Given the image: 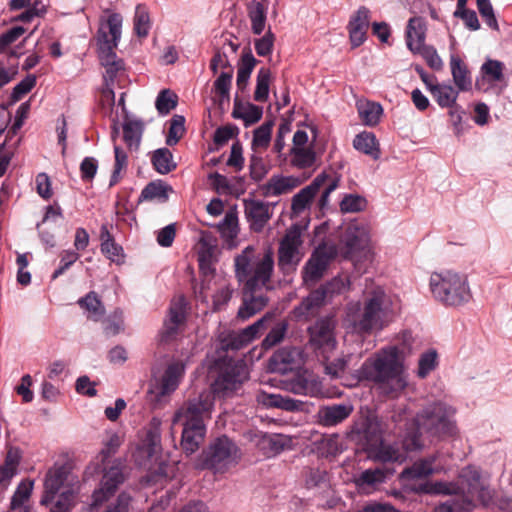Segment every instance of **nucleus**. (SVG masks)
Returning a JSON list of instances; mask_svg holds the SVG:
<instances>
[{
    "mask_svg": "<svg viewBox=\"0 0 512 512\" xmlns=\"http://www.w3.org/2000/svg\"><path fill=\"white\" fill-rule=\"evenodd\" d=\"M237 386H209L189 399L175 412L174 424L182 429L181 447L187 454L196 452L206 435L205 420L211 418L216 396H228Z\"/></svg>",
    "mask_w": 512,
    "mask_h": 512,
    "instance_id": "f257e3e1",
    "label": "nucleus"
},
{
    "mask_svg": "<svg viewBox=\"0 0 512 512\" xmlns=\"http://www.w3.org/2000/svg\"><path fill=\"white\" fill-rule=\"evenodd\" d=\"M454 411L443 403H434L416 416L402 440L401 446L386 445V462L402 463L407 453L422 447L420 436L425 432L431 436L452 435L454 423L451 420Z\"/></svg>",
    "mask_w": 512,
    "mask_h": 512,
    "instance_id": "f03ea898",
    "label": "nucleus"
},
{
    "mask_svg": "<svg viewBox=\"0 0 512 512\" xmlns=\"http://www.w3.org/2000/svg\"><path fill=\"white\" fill-rule=\"evenodd\" d=\"M273 271L274 256L270 249L256 253L252 246H248L235 257L236 277L244 284V290L256 292L262 288L269 289Z\"/></svg>",
    "mask_w": 512,
    "mask_h": 512,
    "instance_id": "7ed1b4c3",
    "label": "nucleus"
},
{
    "mask_svg": "<svg viewBox=\"0 0 512 512\" xmlns=\"http://www.w3.org/2000/svg\"><path fill=\"white\" fill-rule=\"evenodd\" d=\"M429 286L434 299L447 307L462 306L472 298L467 275L454 270L433 272Z\"/></svg>",
    "mask_w": 512,
    "mask_h": 512,
    "instance_id": "20e7f679",
    "label": "nucleus"
},
{
    "mask_svg": "<svg viewBox=\"0 0 512 512\" xmlns=\"http://www.w3.org/2000/svg\"><path fill=\"white\" fill-rule=\"evenodd\" d=\"M345 437L373 460H384V432L382 423L372 415L360 416L346 430Z\"/></svg>",
    "mask_w": 512,
    "mask_h": 512,
    "instance_id": "39448f33",
    "label": "nucleus"
},
{
    "mask_svg": "<svg viewBox=\"0 0 512 512\" xmlns=\"http://www.w3.org/2000/svg\"><path fill=\"white\" fill-rule=\"evenodd\" d=\"M238 453L239 448L235 442L226 435H222L202 450L197 467L223 473L237 462Z\"/></svg>",
    "mask_w": 512,
    "mask_h": 512,
    "instance_id": "423d86ee",
    "label": "nucleus"
},
{
    "mask_svg": "<svg viewBox=\"0 0 512 512\" xmlns=\"http://www.w3.org/2000/svg\"><path fill=\"white\" fill-rule=\"evenodd\" d=\"M382 304L383 299L380 295L370 298L365 303L363 311L359 302L350 303L346 309L344 326L358 334L369 333L378 323Z\"/></svg>",
    "mask_w": 512,
    "mask_h": 512,
    "instance_id": "0eeeda50",
    "label": "nucleus"
},
{
    "mask_svg": "<svg viewBox=\"0 0 512 512\" xmlns=\"http://www.w3.org/2000/svg\"><path fill=\"white\" fill-rule=\"evenodd\" d=\"M337 321L334 316H326L318 319L313 325L308 327V345L313 352L328 361L332 353L337 348V339L335 329Z\"/></svg>",
    "mask_w": 512,
    "mask_h": 512,
    "instance_id": "6e6552de",
    "label": "nucleus"
},
{
    "mask_svg": "<svg viewBox=\"0 0 512 512\" xmlns=\"http://www.w3.org/2000/svg\"><path fill=\"white\" fill-rule=\"evenodd\" d=\"M413 338L411 332L402 330L391 339L386 348V380L396 378L403 380L405 372V359L412 349Z\"/></svg>",
    "mask_w": 512,
    "mask_h": 512,
    "instance_id": "1a4fd4ad",
    "label": "nucleus"
},
{
    "mask_svg": "<svg viewBox=\"0 0 512 512\" xmlns=\"http://www.w3.org/2000/svg\"><path fill=\"white\" fill-rule=\"evenodd\" d=\"M324 185H326V187L321 197V202L324 205L330 193L337 188L338 180L330 178L325 173H322L318 175L310 185L306 186L300 190V192L294 195L291 205L293 212L296 214L303 212L309 206L320 188Z\"/></svg>",
    "mask_w": 512,
    "mask_h": 512,
    "instance_id": "9d476101",
    "label": "nucleus"
},
{
    "mask_svg": "<svg viewBox=\"0 0 512 512\" xmlns=\"http://www.w3.org/2000/svg\"><path fill=\"white\" fill-rule=\"evenodd\" d=\"M301 243V236L297 230H289L280 242L278 266L283 273L289 274L295 271L302 258L299 251Z\"/></svg>",
    "mask_w": 512,
    "mask_h": 512,
    "instance_id": "9b49d317",
    "label": "nucleus"
},
{
    "mask_svg": "<svg viewBox=\"0 0 512 512\" xmlns=\"http://www.w3.org/2000/svg\"><path fill=\"white\" fill-rule=\"evenodd\" d=\"M123 18L119 13H111L106 19H101L97 31V46L99 53L114 52L121 38Z\"/></svg>",
    "mask_w": 512,
    "mask_h": 512,
    "instance_id": "f8f14e48",
    "label": "nucleus"
},
{
    "mask_svg": "<svg viewBox=\"0 0 512 512\" xmlns=\"http://www.w3.org/2000/svg\"><path fill=\"white\" fill-rule=\"evenodd\" d=\"M504 65L497 60H487L481 67V76L476 80V88L484 93L499 95L507 83Z\"/></svg>",
    "mask_w": 512,
    "mask_h": 512,
    "instance_id": "ddd939ff",
    "label": "nucleus"
},
{
    "mask_svg": "<svg viewBox=\"0 0 512 512\" xmlns=\"http://www.w3.org/2000/svg\"><path fill=\"white\" fill-rule=\"evenodd\" d=\"M303 359L304 354L300 348L286 346L277 350L270 357L267 370L271 373L285 374L299 368Z\"/></svg>",
    "mask_w": 512,
    "mask_h": 512,
    "instance_id": "4468645a",
    "label": "nucleus"
},
{
    "mask_svg": "<svg viewBox=\"0 0 512 512\" xmlns=\"http://www.w3.org/2000/svg\"><path fill=\"white\" fill-rule=\"evenodd\" d=\"M124 481V475L122 469L119 464L112 465L108 469H105L101 480V486L99 489L95 490L92 495V504L93 508L101 506L103 503L108 502L110 497H112L118 486Z\"/></svg>",
    "mask_w": 512,
    "mask_h": 512,
    "instance_id": "2eb2a0df",
    "label": "nucleus"
},
{
    "mask_svg": "<svg viewBox=\"0 0 512 512\" xmlns=\"http://www.w3.org/2000/svg\"><path fill=\"white\" fill-rule=\"evenodd\" d=\"M217 246L211 242L210 239L202 238L200 240V248L198 251L199 268L204 278L200 285V293L204 298L208 296L206 289L210 288L212 282L211 276H215L212 269V264L215 259Z\"/></svg>",
    "mask_w": 512,
    "mask_h": 512,
    "instance_id": "dca6fc26",
    "label": "nucleus"
},
{
    "mask_svg": "<svg viewBox=\"0 0 512 512\" xmlns=\"http://www.w3.org/2000/svg\"><path fill=\"white\" fill-rule=\"evenodd\" d=\"M352 412L350 404L322 405L314 416L315 423L325 428L335 427L348 419Z\"/></svg>",
    "mask_w": 512,
    "mask_h": 512,
    "instance_id": "f3484780",
    "label": "nucleus"
},
{
    "mask_svg": "<svg viewBox=\"0 0 512 512\" xmlns=\"http://www.w3.org/2000/svg\"><path fill=\"white\" fill-rule=\"evenodd\" d=\"M68 474L69 469L65 465H54L47 471L44 480V493L40 500L41 505L47 506L56 498L67 480Z\"/></svg>",
    "mask_w": 512,
    "mask_h": 512,
    "instance_id": "a211bd4d",
    "label": "nucleus"
},
{
    "mask_svg": "<svg viewBox=\"0 0 512 512\" xmlns=\"http://www.w3.org/2000/svg\"><path fill=\"white\" fill-rule=\"evenodd\" d=\"M334 251L332 248L327 247L325 245L319 246L311 258L305 265L304 268V281L305 282H314L322 277L324 271L326 270L329 261L333 257Z\"/></svg>",
    "mask_w": 512,
    "mask_h": 512,
    "instance_id": "6ab92c4d",
    "label": "nucleus"
},
{
    "mask_svg": "<svg viewBox=\"0 0 512 512\" xmlns=\"http://www.w3.org/2000/svg\"><path fill=\"white\" fill-rule=\"evenodd\" d=\"M187 302L184 296L180 295L172 299L168 318L164 322L163 338H173L186 318Z\"/></svg>",
    "mask_w": 512,
    "mask_h": 512,
    "instance_id": "aec40b11",
    "label": "nucleus"
},
{
    "mask_svg": "<svg viewBox=\"0 0 512 512\" xmlns=\"http://www.w3.org/2000/svg\"><path fill=\"white\" fill-rule=\"evenodd\" d=\"M244 212L252 230L259 232L271 217L268 203L255 199H244Z\"/></svg>",
    "mask_w": 512,
    "mask_h": 512,
    "instance_id": "412c9836",
    "label": "nucleus"
},
{
    "mask_svg": "<svg viewBox=\"0 0 512 512\" xmlns=\"http://www.w3.org/2000/svg\"><path fill=\"white\" fill-rule=\"evenodd\" d=\"M210 278H212L210 288L206 289L208 296L206 298L203 297L200 293V287L195 288V294L197 297L201 298L202 301H206L209 297H212L214 308L219 310L230 300L232 290L224 278L216 276H211Z\"/></svg>",
    "mask_w": 512,
    "mask_h": 512,
    "instance_id": "4be33fe9",
    "label": "nucleus"
},
{
    "mask_svg": "<svg viewBox=\"0 0 512 512\" xmlns=\"http://www.w3.org/2000/svg\"><path fill=\"white\" fill-rule=\"evenodd\" d=\"M384 482V469H366L359 476L354 477L353 483L358 493L370 495L378 490L379 485Z\"/></svg>",
    "mask_w": 512,
    "mask_h": 512,
    "instance_id": "5701e85b",
    "label": "nucleus"
},
{
    "mask_svg": "<svg viewBox=\"0 0 512 512\" xmlns=\"http://www.w3.org/2000/svg\"><path fill=\"white\" fill-rule=\"evenodd\" d=\"M300 185L298 178L293 176H273L262 186L265 197L287 194Z\"/></svg>",
    "mask_w": 512,
    "mask_h": 512,
    "instance_id": "b1692460",
    "label": "nucleus"
},
{
    "mask_svg": "<svg viewBox=\"0 0 512 512\" xmlns=\"http://www.w3.org/2000/svg\"><path fill=\"white\" fill-rule=\"evenodd\" d=\"M217 229L224 240L228 249L237 246V236L239 233L238 216L235 209H230L225 213L224 219L217 225Z\"/></svg>",
    "mask_w": 512,
    "mask_h": 512,
    "instance_id": "393cba45",
    "label": "nucleus"
},
{
    "mask_svg": "<svg viewBox=\"0 0 512 512\" xmlns=\"http://www.w3.org/2000/svg\"><path fill=\"white\" fill-rule=\"evenodd\" d=\"M345 288V283L340 278L333 279L326 286L319 288L309 294L302 302V306L307 310L319 307L325 302L328 294L340 293Z\"/></svg>",
    "mask_w": 512,
    "mask_h": 512,
    "instance_id": "a878e982",
    "label": "nucleus"
},
{
    "mask_svg": "<svg viewBox=\"0 0 512 512\" xmlns=\"http://www.w3.org/2000/svg\"><path fill=\"white\" fill-rule=\"evenodd\" d=\"M426 32L427 24L422 17L415 16L409 19L406 28V42L410 51L425 44Z\"/></svg>",
    "mask_w": 512,
    "mask_h": 512,
    "instance_id": "bb28decb",
    "label": "nucleus"
},
{
    "mask_svg": "<svg viewBox=\"0 0 512 512\" xmlns=\"http://www.w3.org/2000/svg\"><path fill=\"white\" fill-rule=\"evenodd\" d=\"M267 303L268 298L263 294L244 290L243 303L238 310L237 317L245 321L261 311Z\"/></svg>",
    "mask_w": 512,
    "mask_h": 512,
    "instance_id": "cd10ccee",
    "label": "nucleus"
},
{
    "mask_svg": "<svg viewBox=\"0 0 512 512\" xmlns=\"http://www.w3.org/2000/svg\"><path fill=\"white\" fill-rule=\"evenodd\" d=\"M347 449L338 433L324 434L317 442V450L326 459H335Z\"/></svg>",
    "mask_w": 512,
    "mask_h": 512,
    "instance_id": "c85d7f7f",
    "label": "nucleus"
},
{
    "mask_svg": "<svg viewBox=\"0 0 512 512\" xmlns=\"http://www.w3.org/2000/svg\"><path fill=\"white\" fill-rule=\"evenodd\" d=\"M450 68L456 88L460 91H469L472 88V78L463 60L457 55H451Z\"/></svg>",
    "mask_w": 512,
    "mask_h": 512,
    "instance_id": "c756f323",
    "label": "nucleus"
},
{
    "mask_svg": "<svg viewBox=\"0 0 512 512\" xmlns=\"http://www.w3.org/2000/svg\"><path fill=\"white\" fill-rule=\"evenodd\" d=\"M263 115L261 107L251 103H243L238 98H235L234 107L232 110V117L241 119L245 127L257 123Z\"/></svg>",
    "mask_w": 512,
    "mask_h": 512,
    "instance_id": "7c9ffc66",
    "label": "nucleus"
},
{
    "mask_svg": "<svg viewBox=\"0 0 512 512\" xmlns=\"http://www.w3.org/2000/svg\"><path fill=\"white\" fill-rule=\"evenodd\" d=\"M459 92L460 90L446 83H436L430 88L432 97L441 108H450L457 105Z\"/></svg>",
    "mask_w": 512,
    "mask_h": 512,
    "instance_id": "2f4dec72",
    "label": "nucleus"
},
{
    "mask_svg": "<svg viewBox=\"0 0 512 512\" xmlns=\"http://www.w3.org/2000/svg\"><path fill=\"white\" fill-rule=\"evenodd\" d=\"M261 402L267 408H279L289 412L302 411L305 404L303 401L295 400L288 396L266 393L262 394Z\"/></svg>",
    "mask_w": 512,
    "mask_h": 512,
    "instance_id": "473e14b6",
    "label": "nucleus"
},
{
    "mask_svg": "<svg viewBox=\"0 0 512 512\" xmlns=\"http://www.w3.org/2000/svg\"><path fill=\"white\" fill-rule=\"evenodd\" d=\"M33 481H22L14 492L8 512H29V500L33 490Z\"/></svg>",
    "mask_w": 512,
    "mask_h": 512,
    "instance_id": "72a5a7b5",
    "label": "nucleus"
},
{
    "mask_svg": "<svg viewBox=\"0 0 512 512\" xmlns=\"http://www.w3.org/2000/svg\"><path fill=\"white\" fill-rule=\"evenodd\" d=\"M353 146L356 150L378 159L381 155L380 143L371 132H362L355 136Z\"/></svg>",
    "mask_w": 512,
    "mask_h": 512,
    "instance_id": "f704fd0d",
    "label": "nucleus"
},
{
    "mask_svg": "<svg viewBox=\"0 0 512 512\" xmlns=\"http://www.w3.org/2000/svg\"><path fill=\"white\" fill-rule=\"evenodd\" d=\"M99 58L102 66L105 68V84L113 85L117 76L124 72L122 60L117 58L115 51L99 53Z\"/></svg>",
    "mask_w": 512,
    "mask_h": 512,
    "instance_id": "c9c22d12",
    "label": "nucleus"
},
{
    "mask_svg": "<svg viewBox=\"0 0 512 512\" xmlns=\"http://www.w3.org/2000/svg\"><path fill=\"white\" fill-rule=\"evenodd\" d=\"M260 446L270 455H277L292 446V439L283 434H264L260 440Z\"/></svg>",
    "mask_w": 512,
    "mask_h": 512,
    "instance_id": "e433bc0d",
    "label": "nucleus"
},
{
    "mask_svg": "<svg viewBox=\"0 0 512 512\" xmlns=\"http://www.w3.org/2000/svg\"><path fill=\"white\" fill-rule=\"evenodd\" d=\"M247 11L252 32L260 35L265 30L267 7L262 2L252 1L248 4Z\"/></svg>",
    "mask_w": 512,
    "mask_h": 512,
    "instance_id": "4c0bfd02",
    "label": "nucleus"
},
{
    "mask_svg": "<svg viewBox=\"0 0 512 512\" xmlns=\"http://www.w3.org/2000/svg\"><path fill=\"white\" fill-rule=\"evenodd\" d=\"M257 64L256 58L253 56L251 50L244 51L238 64L237 71V88L244 90L249 82L250 75Z\"/></svg>",
    "mask_w": 512,
    "mask_h": 512,
    "instance_id": "58836bf2",
    "label": "nucleus"
},
{
    "mask_svg": "<svg viewBox=\"0 0 512 512\" xmlns=\"http://www.w3.org/2000/svg\"><path fill=\"white\" fill-rule=\"evenodd\" d=\"M173 188L162 180H156L148 183L141 192L140 198L143 200H157L166 202Z\"/></svg>",
    "mask_w": 512,
    "mask_h": 512,
    "instance_id": "ea45409f",
    "label": "nucleus"
},
{
    "mask_svg": "<svg viewBox=\"0 0 512 512\" xmlns=\"http://www.w3.org/2000/svg\"><path fill=\"white\" fill-rule=\"evenodd\" d=\"M361 378L384 384V357L378 355L375 359H368L361 368Z\"/></svg>",
    "mask_w": 512,
    "mask_h": 512,
    "instance_id": "a19ab883",
    "label": "nucleus"
},
{
    "mask_svg": "<svg viewBox=\"0 0 512 512\" xmlns=\"http://www.w3.org/2000/svg\"><path fill=\"white\" fill-rule=\"evenodd\" d=\"M472 509V500L464 494H456L453 498L436 506L434 512H470Z\"/></svg>",
    "mask_w": 512,
    "mask_h": 512,
    "instance_id": "79ce46f5",
    "label": "nucleus"
},
{
    "mask_svg": "<svg viewBox=\"0 0 512 512\" xmlns=\"http://www.w3.org/2000/svg\"><path fill=\"white\" fill-rule=\"evenodd\" d=\"M81 308L85 309L88 313V318L99 321L104 315V306L95 292H89L85 297L78 300Z\"/></svg>",
    "mask_w": 512,
    "mask_h": 512,
    "instance_id": "37998d69",
    "label": "nucleus"
},
{
    "mask_svg": "<svg viewBox=\"0 0 512 512\" xmlns=\"http://www.w3.org/2000/svg\"><path fill=\"white\" fill-rule=\"evenodd\" d=\"M151 161L155 170L160 174H167L176 168L173 155L167 148H160L154 151Z\"/></svg>",
    "mask_w": 512,
    "mask_h": 512,
    "instance_id": "c03bdc74",
    "label": "nucleus"
},
{
    "mask_svg": "<svg viewBox=\"0 0 512 512\" xmlns=\"http://www.w3.org/2000/svg\"><path fill=\"white\" fill-rule=\"evenodd\" d=\"M143 132V123L139 120L126 119L123 124V139L130 147L137 148Z\"/></svg>",
    "mask_w": 512,
    "mask_h": 512,
    "instance_id": "a18cd8bd",
    "label": "nucleus"
},
{
    "mask_svg": "<svg viewBox=\"0 0 512 512\" xmlns=\"http://www.w3.org/2000/svg\"><path fill=\"white\" fill-rule=\"evenodd\" d=\"M360 118L366 125H375L382 114V106L379 103L370 101H359L357 103Z\"/></svg>",
    "mask_w": 512,
    "mask_h": 512,
    "instance_id": "49530a36",
    "label": "nucleus"
},
{
    "mask_svg": "<svg viewBox=\"0 0 512 512\" xmlns=\"http://www.w3.org/2000/svg\"><path fill=\"white\" fill-rule=\"evenodd\" d=\"M291 163L293 166L305 169L312 167L316 162V153L312 147L291 148Z\"/></svg>",
    "mask_w": 512,
    "mask_h": 512,
    "instance_id": "de8ad7c7",
    "label": "nucleus"
},
{
    "mask_svg": "<svg viewBox=\"0 0 512 512\" xmlns=\"http://www.w3.org/2000/svg\"><path fill=\"white\" fill-rule=\"evenodd\" d=\"M272 135V123L265 122L254 130L252 139V150L254 153L261 152L268 148Z\"/></svg>",
    "mask_w": 512,
    "mask_h": 512,
    "instance_id": "09e8293b",
    "label": "nucleus"
},
{
    "mask_svg": "<svg viewBox=\"0 0 512 512\" xmlns=\"http://www.w3.org/2000/svg\"><path fill=\"white\" fill-rule=\"evenodd\" d=\"M433 459H422L415 462L411 467L403 470L401 476L405 479H422L433 473Z\"/></svg>",
    "mask_w": 512,
    "mask_h": 512,
    "instance_id": "8fccbe9b",
    "label": "nucleus"
},
{
    "mask_svg": "<svg viewBox=\"0 0 512 512\" xmlns=\"http://www.w3.org/2000/svg\"><path fill=\"white\" fill-rule=\"evenodd\" d=\"M76 495L72 488L63 490L56 498L47 506L50 507V512H70L75 506Z\"/></svg>",
    "mask_w": 512,
    "mask_h": 512,
    "instance_id": "3c124183",
    "label": "nucleus"
},
{
    "mask_svg": "<svg viewBox=\"0 0 512 512\" xmlns=\"http://www.w3.org/2000/svg\"><path fill=\"white\" fill-rule=\"evenodd\" d=\"M151 28L150 17L144 5H137L134 15V32L139 38H145Z\"/></svg>",
    "mask_w": 512,
    "mask_h": 512,
    "instance_id": "603ef678",
    "label": "nucleus"
},
{
    "mask_svg": "<svg viewBox=\"0 0 512 512\" xmlns=\"http://www.w3.org/2000/svg\"><path fill=\"white\" fill-rule=\"evenodd\" d=\"M438 366V354L430 349L420 355L418 360L417 375L420 379L426 378Z\"/></svg>",
    "mask_w": 512,
    "mask_h": 512,
    "instance_id": "864d4df0",
    "label": "nucleus"
},
{
    "mask_svg": "<svg viewBox=\"0 0 512 512\" xmlns=\"http://www.w3.org/2000/svg\"><path fill=\"white\" fill-rule=\"evenodd\" d=\"M271 82V71L262 67L257 74L256 89L254 99L258 102H266L269 96V86Z\"/></svg>",
    "mask_w": 512,
    "mask_h": 512,
    "instance_id": "5fc2aeb1",
    "label": "nucleus"
},
{
    "mask_svg": "<svg viewBox=\"0 0 512 512\" xmlns=\"http://www.w3.org/2000/svg\"><path fill=\"white\" fill-rule=\"evenodd\" d=\"M232 77L233 70L230 69L227 72H222L214 82V90L219 97L218 101L220 104L229 101V92L231 88Z\"/></svg>",
    "mask_w": 512,
    "mask_h": 512,
    "instance_id": "6e6d98bb",
    "label": "nucleus"
},
{
    "mask_svg": "<svg viewBox=\"0 0 512 512\" xmlns=\"http://www.w3.org/2000/svg\"><path fill=\"white\" fill-rule=\"evenodd\" d=\"M273 315L271 313H266L262 318L254 322L252 325L242 329L243 337H246L249 344L258 338L263 331H265L268 327V324L271 322Z\"/></svg>",
    "mask_w": 512,
    "mask_h": 512,
    "instance_id": "4d7b16f0",
    "label": "nucleus"
},
{
    "mask_svg": "<svg viewBox=\"0 0 512 512\" xmlns=\"http://www.w3.org/2000/svg\"><path fill=\"white\" fill-rule=\"evenodd\" d=\"M412 52L419 54L431 69L439 71L443 68V61L433 46L424 44Z\"/></svg>",
    "mask_w": 512,
    "mask_h": 512,
    "instance_id": "13d9d810",
    "label": "nucleus"
},
{
    "mask_svg": "<svg viewBox=\"0 0 512 512\" xmlns=\"http://www.w3.org/2000/svg\"><path fill=\"white\" fill-rule=\"evenodd\" d=\"M177 386H151L147 392V399L155 407H161Z\"/></svg>",
    "mask_w": 512,
    "mask_h": 512,
    "instance_id": "bf43d9fd",
    "label": "nucleus"
},
{
    "mask_svg": "<svg viewBox=\"0 0 512 512\" xmlns=\"http://www.w3.org/2000/svg\"><path fill=\"white\" fill-rule=\"evenodd\" d=\"M177 100L178 97L175 93L168 89H164L158 94L156 98V109L160 114L166 115L176 107Z\"/></svg>",
    "mask_w": 512,
    "mask_h": 512,
    "instance_id": "052dcab7",
    "label": "nucleus"
},
{
    "mask_svg": "<svg viewBox=\"0 0 512 512\" xmlns=\"http://www.w3.org/2000/svg\"><path fill=\"white\" fill-rule=\"evenodd\" d=\"M18 461L8 455L4 463L0 466V493L4 492L10 484L11 479L16 474Z\"/></svg>",
    "mask_w": 512,
    "mask_h": 512,
    "instance_id": "680f3d73",
    "label": "nucleus"
},
{
    "mask_svg": "<svg viewBox=\"0 0 512 512\" xmlns=\"http://www.w3.org/2000/svg\"><path fill=\"white\" fill-rule=\"evenodd\" d=\"M402 307L403 302L400 293L389 290V293L386 294V323L399 316Z\"/></svg>",
    "mask_w": 512,
    "mask_h": 512,
    "instance_id": "e2e57ef3",
    "label": "nucleus"
},
{
    "mask_svg": "<svg viewBox=\"0 0 512 512\" xmlns=\"http://www.w3.org/2000/svg\"><path fill=\"white\" fill-rule=\"evenodd\" d=\"M185 118L181 115H174L170 122V128L167 135L166 143L173 146L182 138L185 132Z\"/></svg>",
    "mask_w": 512,
    "mask_h": 512,
    "instance_id": "0e129e2a",
    "label": "nucleus"
},
{
    "mask_svg": "<svg viewBox=\"0 0 512 512\" xmlns=\"http://www.w3.org/2000/svg\"><path fill=\"white\" fill-rule=\"evenodd\" d=\"M286 331L287 324L285 322H280L275 325L263 339L261 343L262 348L268 350L280 343L284 339Z\"/></svg>",
    "mask_w": 512,
    "mask_h": 512,
    "instance_id": "69168bd1",
    "label": "nucleus"
},
{
    "mask_svg": "<svg viewBox=\"0 0 512 512\" xmlns=\"http://www.w3.org/2000/svg\"><path fill=\"white\" fill-rule=\"evenodd\" d=\"M185 366L182 362L170 363L164 371L160 384H177L182 380Z\"/></svg>",
    "mask_w": 512,
    "mask_h": 512,
    "instance_id": "338daca9",
    "label": "nucleus"
},
{
    "mask_svg": "<svg viewBox=\"0 0 512 512\" xmlns=\"http://www.w3.org/2000/svg\"><path fill=\"white\" fill-rule=\"evenodd\" d=\"M465 497L472 500L473 507L475 506V500L486 507L491 503L493 494L492 491L484 483H481L480 485L471 489L468 495H465Z\"/></svg>",
    "mask_w": 512,
    "mask_h": 512,
    "instance_id": "774afa93",
    "label": "nucleus"
}]
</instances>
